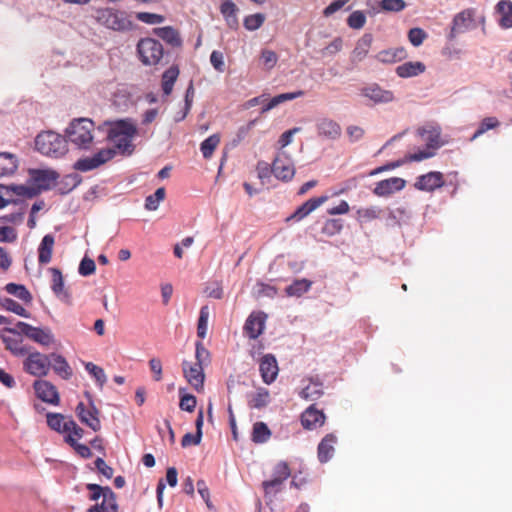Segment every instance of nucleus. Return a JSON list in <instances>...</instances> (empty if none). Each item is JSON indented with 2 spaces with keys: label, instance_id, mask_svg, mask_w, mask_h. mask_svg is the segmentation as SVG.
Segmentation results:
<instances>
[{
  "label": "nucleus",
  "instance_id": "f257e3e1",
  "mask_svg": "<svg viewBox=\"0 0 512 512\" xmlns=\"http://www.w3.org/2000/svg\"><path fill=\"white\" fill-rule=\"evenodd\" d=\"M137 134V127L130 119L119 120L110 124L107 139L121 155H131L134 151L132 143Z\"/></svg>",
  "mask_w": 512,
  "mask_h": 512
},
{
  "label": "nucleus",
  "instance_id": "f03ea898",
  "mask_svg": "<svg viewBox=\"0 0 512 512\" xmlns=\"http://www.w3.org/2000/svg\"><path fill=\"white\" fill-rule=\"evenodd\" d=\"M35 148L45 156L60 158L68 151V141L66 136L54 131H44L36 136Z\"/></svg>",
  "mask_w": 512,
  "mask_h": 512
},
{
  "label": "nucleus",
  "instance_id": "7ed1b4c3",
  "mask_svg": "<svg viewBox=\"0 0 512 512\" xmlns=\"http://www.w3.org/2000/svg\"><path fill=\"white\" fill-rule=\"evenodd\" d=\"M98 22L108 29L121 33L131 32L137 27L131 14L114 8L98 9Z\"/></svg>",
  "mask_w": 512,
  "mask_h": 512
},
{
  "label": "nucleus",
  "instance_id": "20e7f679",
  "mask_svg": "<svg viewBox=\"0 0 512 512\" xmlns=\"http://www.w3.org/2000/svg\"><path fill=\"white\" fill-rule=\"evenodd\" d=\"M94 122L89 118H79L71 121L65 130L68 142L79 149H87L93 140Z\"/></svg>",
  "mask_w": 512,
  "mask_h": 512
},
{
  "label": "nucleus",
  "instance_id": "39448f33",
  "mask_svg": "<svg viewBox=\"0 0 512 512\" xmlns=\"http://www.w3.org/2000/svg\"><path fill=\"white\" fill-rule=\"evenodd\" d=\"M419 136L422 138V141L426 142L427 148L425 150H420L416 153H412L406 156V160L409 162L413 161H422L428 158H431L435 154V150L441 147L442 143L440 142V128L437 126H426L419 128L417 130Z\"/></svg>",
  "mask_w": 512,
  "mask_h": 512
},
{
  "label": "nucleus",
  "instance_id": "423d86ee",
  "mask_svg": "<svg viewBox=\"0 0 512 512\" xmlns=\"http://www.w3.org/2000/svg\"><path fill=\"white\" fill-rule=\"evenodd\" d=\"M137 55L145 66H155L160 63L164 55L163 45L151 37L141 38L136 46Z\"/></svg>",
  "mask_w": 512,
  "mask_h": 512
},
{
  "label": "nucleus",
  "instance_id": "0eeeda50",
  "mask_svg": "<svg viewBox=\"0 0 512 512\" xmlns=\"http://www.w3.org/2000/svg\"><path fill=\"white\" fill-rule=\"evenodd\" d=\"M46 420L48 427L51 430L63 434L64 438L69 434L76 435L78 438L83 437V429L77 425L71 416L48 412L46 414Z\"/></svg>",
  "mask_w": 512,
  "mask_h": 512
},
{
  "label": "nucleus",
  "instance_id": "6e6552de",
  "mask_svg": "<svg viewBox=\"0 0 512 512\" xmlns=\"http://www.w3.org/2000/svg\"><path fill=\"white\" fill-rule=\"evenodd\" d=\"M6 331L16 336L25 335L43 346H48L53 342V335L49 329L44 330L22 321H18L13 328H6Z\"/></svg>",
  "mask_w": 512,
  "mask_h": 512
},
{
  "label": "nucleus",
  "instance_id": "1a4fd4ad",
  "mask_svg": "<svg viewBox=\"0 0 512 512\" xmlns=\"http://www.w3.org/2000/svg\"><path fill=\"white\" fill-rule=\"evenodd\" d=\"M23 366L24 370L37 377L45 376L48 374L50 368L49 356L41 354L40 352H30L27 354Z\"/></svg>",
  "mask_w": 512,
  "mask_h": 512
},
{
  "label": "nucleus",
  "instance_id": "9d476101",
  "mask_svg": "<svg viewBox=\"0 0 512 512\" xmlns=\"http://www.w3.org/2000/svg\"><path fill=\"white\" fill-rule=\"evenodd\" d=\"M272 172L274 176L288 182L295 175V167L290 157L285 152H279L272 163Z\"/></svg>",
  "mask_w": 512,
  "mask_h": 512
},
{
  "label": "nucleus",
  "instance_id": "9b49d317",
  "mask_svg": "<svg viewBox=\"0 0 512 512\" xmlns=\"http://www.w3.org/2000/svg\"><path fill=\"white\" fill-rule=\"evenodd\" d=\"M475 27V10L465 9L454 16L449 38L453 39L457 34L464 33Z\"/></svg>",
  "mask_w": 512,
  "mask_h": 512
},
{
  "label": "nucleus",
  "instance_id": "f8f14e48",
  "mask_svg": "<svg viewBox=\"0 0 512 512\" xmlns=\"http://www.w3.org/2000/svg\"><path fill=\"white\" fill-rule=\"evenodd\" d=\"M30 181L41 191H47L52 188L59 174L51 169H30L29 170Z\"/></svg>",
  "mask_w": 512,
  "mask_h": 512
},
{
  "label": "nucleus",
  "instance_id": "ddd939ff",
  "mask_svg": "<svg viewBox=\"0 0 512 512\" xmlns=\"http://www.w3.org/2000/svg\"><path fill=\"white\" fill-rule=\"evenodd\" d=\"M266 318L264 312H252L245 321L244 334L250 339H257L264 331Z\"/></svg>",
  "mask_w": 512,
  "mask_h": 512
},
{
  "label": "nucleus",
  "instance_id": "4468645a",
  "mask_svg": "<svg viewBox=\"0 0 512 512\" xmlns=\"http://www.w3.org/2000/svg\"><path fill=\"white\" fill-rule=\"evenodd\" d=\"M182 368L184 377L188 383L197 391L203 389L205 379L203 365L184 361L182 363Z\"/></svg>",
  "mask_w": 512,
  "mask_h": 512
},
{
  "label": "nucleus",
  "instance_id": "2eb2a0df",
  "mask_svg": "<svg viewBox=\"0 0 512 512\" xmlns=\"http://www.w3.org/2000/svg\"><path fill=\"white\" fill-rule=\"evenodd\" d=\"M326 416L322 410L316 408L315 404L310 405L301 414V424L307 430H314L324 425Z\"/></svg>",
  "mask_w": 512,
  "mask_h": 512
},
{
  "label": "nucleus",
  "instance_id": "dca6fc26",
  "mask_svg": "<svg viewBox=\"0 0 512 512\" xmlns=\"http://www.w3.org/2000/svg\"><path fill=\"white\" fill-rule=\"evenodd\" d=\"M35 393L42 401L58 405L60 398L56 387L46 380H36L33 384Z\"/></svg>",
  "mask_w": 512,
  "mask_h": 512
},
{
  "label": "nucleus",
  "instance_id": "f3484780",
  "mask_svg": "<svg viewBox=\"0 0 512 512\" xmlns=\"http://www.w3.org/2000/svg\"><path fill=\"white\" fill-rule=\"evenodd\" d=\"M259 370L264 383L268 385L273 383L276 380L279 372L278 363L275 356L272 354L264 355L260 360Z\"/></svg>",
  "mask_w": 512,
  "mask_h": 512
},
{
  "label": "nucleus",
  "instance_id": "a211bd4d",
  "mask_svg": "<svg viewBox=\"0 0 512 512\" xmlns=\"http://www.w3.org/2000/svg\"><path fill=\"white\" fill-rule=\"evenodd\" d=\"M406 181L400 177H391L376 183L373 193L379 197H386L394 192L404 189Z\"/></svg>",
  "mask_w": 512,
  "mask_h": 512
},
{
  "label": "nucleus",
  "instance_id": "6ab92c4d",
  "mask_svg": "<svg viewBox=\"0 0 512 512\" xmlns=\"http://www.w3.org/2000/svg\"><path fill=\"white\" fill-rule=\"evenodd\" d=\"M444 185V178L441 172L433 171L424 175H420L414 187L420 191L431 192Z\"/></svg>",
  "mask_w": 512,
  "mask_h": 512
},
{
  "label": "nucleus",
  "instance_id": "aec40b11",
  "mask_svg": "<svg viewBox=\"0 0 512 512\" xmlns=\"http://www.w3.org/2000/svg\"><path fill=\"white\" fill-rule=\"evenodd\" d=\"M153 34L172 48H181L183 46V40L179 30L172 26L154 28Z\"/></svg>",
  "mask_w": 512,
  "mask_h": 512
},
{
  "label": "nucleus",
  "instance_id": "412c9836",
  "mask_svg": "<svg viewBox=\"0 0 512 512\" xmlns=\"http://www.w3.org/2000/svg\"><path fill=\"white\" fill-rule=\"evenodd\" d=\"M85 395L90 408H87L83 402H79L75 409L76 415L82 423L96 430V426L93 424V421L96 420V407L94 406L91 394L86 392Z\"/></svg>",
  "mask_w": 512,
  "mask_h": 512
},
{
  "label": "nucleus",
  "instance_id": "4be33fe9",
  "mask_svg": "<svg viewBox=\"0 0 512 512\" xmlns=\"http://www.w3.org/2000/svg\"><path fill=\"white\" fill-rule=\"evenodd\" d=\"M328 199H329V197L326 195L310 198L309 200L304 202L301 206H299L287 220L295 219L296 221H300V220L304 219L310 213H312L314 210H316L318 207H320L322 204H324Z\"/></svg>",
  "mask_w": 512,
  "mask_h": 512
},
{
  "label": "nucleus",
  "instance_id": "5701e85b",
  "mask_svg": "<svg viewBox=\"0 0 512 512\" xmlns=\"http://www.w3.org/2000/svg\"><path fill=\"white\" fill-rule=\"evenodd\" d=\"M361 93L363 96L369 98L374 103H388L394 99V94L392 91L382 89L377 84H372L363 88Z\"/></svg>",
  "mask_w": 512,
  "mask_h": 512
},
{
  "label": "nucleus",
  "instance_id": "b1692460",
  "mask_svg": "<svg viewBox=\"0 0 512 512\" xmlns=\"http://www.w3.org/2000/svg\"><path fill=\"white\" fill-rule=\"evenodd\" d=\"M317 134L327 139H338L341 135L340 125L329 118H322L316 124Z\"/></svg>",
  "mask_w": 512,
  "mask_h": 512
},
{
  "label": "nucleus",
  "instance_id": "393cba45",
  "mask_svg": "<svg viewBox=\"0 0 512 512\" xmlns=\"http://www.w3.org/2000/svg\"><path fill=\"white\" fill-rule=\"evenodd\" d=\"M102 498L101 504H98V512H117L118 504L116 495L110 487L98 485V499Z\"/></svg>",
  "mask_w": 512,
  "mask_h": 512
},
{
  "label": "nucleus",
  "instance_id": "a878e982",
  "mask_svg": "<svg viewBox=\"0 0 512 512\" xmlns=\"http://www.w3.org/2000/svg\"><path fill=\"white\" fill-rule=\"evenodd\" d=\"M337 442V437L333 433L327 434L318 445V459L321 463L328 462L334 455V445Z\"/></svg>",
  "mask_w": 512,
  "mask_h": 512
},
{
  "label": "nucleus",
  "instance_id": "bb28decb",
  "mask_svg": "<svg viewBox=\"0 0 512 512\" xmlns=\"http://www.w3.org/2000/svg\"><path fill=\"white\" fill-rule=\"evenodd\" d=\"M407 57V52L403 47L389 48L382 50L375 55V59L383 64H393Z\"/></svg>",
  "mask_w": 512,
  "mask_h": 512
},
{
  "label": "nucleus",
  "instance_id": "cd10ccee",
  "mask_svg": "<svg viewBox=\"0 0 512 512\" xmlns=\"http://www.w3.org/2000/svg\"><path fill=\"white\" fill-rule=\"evenodd\" d=\"M49 361L50 366H52L55 373L58 374L61 378L67 380L72 376V369L62 355L51 353L49 355Z\"/></svg>",
  "mask_w": 512,
  "mask_h": 512
},
{
  "label": "nucleus",
  "instance_id": "c85d7f7f",
  "mask_svg": "<svg viewBox=\"0 0 512 512\" xmlns=\"http://www.w3.org/2000/svg\"><path fill=\"white\" fill-rule=\"evenodd\" d=\"M426 67L420 61L405 62L396 68V74L401 78L415 77L422 74Z\"/></svg>",
  "mask_w": 512,
  "mask_h": 512
},
{
  "label": "nucleus",
  "instance_id": "c756f323",
  "mask_svg": "<svg viewBox=\"0 0 512 512\" xmlns=\"http://www.w3.org/2000/svg\"><path fill=\"white\" fill-rule=\"evenodd\" d=\"M324 394L323 383L321 381L310 379L309 384L306 385L300 392V397L307 401H316Z\"/></svg>",
  "mask_w": 512,
  "mask_h": 512
},
{
  "label": "nucleus",
  "instance_id": "7c9ffc66",
  "mask_svg": "<svg viewBox=\"0 0 512 512\" xmlns=\"http://www.w3.org/2000/svg\"><path fill=\"white\" fill-rule=\"evenodd\" d=\"M54 242V237L51 234H46L42 238L38 248V261L40 264H48L51 261Z\"/></svg>",
  "mask_w": 512,
  "mask_h": 512
},
{
  "label": "nucleus",
  "instance_id": "2f4dec72",
  "mask_svg": "<svg viewBox=\"0 0 512 512\" xmlns=\"http://www.w3.org/2000/svg\"><path fill=\"white\" fill-rule=\"evenodd\" d=\"M49 271L52 274V291L61 300H67L69 298V294L64 289V280L61 271L55 267L50 268Z\"/></svg>",
  "mask_w": 512,
  "mask_h": 512
},
{
  "label": "nucleus",
  "instance_id": "473e14b6",
  "mask_svg": "<svg viewBox=\"0 0 512 512\" xmlns=\"http://www.w3.org/2000/svg\"><path fill=\"white\" fill-rule=\"evenodd\" d=\"M496 11L499 14V24L503 28L512 27V2L510 0H501L497 6Z\"/></svg>",
  "mask_w": 512,
  "mask_h": 512
},
{
  "label": "nucleus",
  "instance_id": "72a5a7b5",
  "mask_svg": "<svg viewBox=\"0 0 512 512\" xmlns=\"http://www.w3.org/2000/svg\"><path fill=\"white\" fill-rule=\"evenodd\" d=\"M17 167L18 161L15 155L7 152L0 153V177L14 174Z\"/></svg>",
  "mask_w": 512,
  "mask_h": 512
},
{
  "label": "nucleus",
  "instance_id": "f704fd0d",
  "mask_svg": "<svg viewBox=\"0 0 512 512\" xmlns=\"http://www.w3.org/2000/svg\"><path fill=\"white\" fill-rule=\"evenodd\" d=\"M179 73H180V71H179L178 66L172 65L166 71H164V73L162 74L161 85H162V90L165 95L171 94V92L173 90L174 83L176 82V80L179 76Z\"/></svg>",
  "mask_w": 512,
  "mask_h": 512
},
{
  "label": "nucleus",
  "instance_id": "c9c22d12",
  "mask_svg": "<svg viewBox=\"0 0 512 512\" xmlns=\"http://www.w3.org/2000/svg\"><path fill=\"white\" fill-rule=\"evenodd\" d=\"M270 402V393L266 388L260 387L248 398V406L250 408L262 409Z\"/></svg>",
  "mask_w": 512,
  "mask_h": 512
},
{
  "label": "nucleus",
  "instance_id": "e433bc0d",
  "mask_svg": "<svg viewBox=\"0 0 512 512\" xmlns=\"http://www.w3.org/2000/svg\"><path fill=\"white\" fill-rule=\"evenodd\" d=\"M271 430L266 423L258 421L253 424L251 440L256 444L266 443L271 438Z\"/></svg>",
  "mask_w": 512,
  "mask_h": 512
},
{
  "label": "nucleus",
  "instance_id": "4c0bfd02",
  "mask_svg": "<svg viewBox=\"0 0 512 512\" xmlns=\"http://www.w3.org/2000/svg\"><path fill=\"white\" fill-rule=\"evenodd\" d=\"M312 286V281L308 279H297L285 288V293L289 297H300L308 292Z\"/></svg>",
  "mask_w": 512,
  "mask_h": 512
},
{
  "label": "nucleus",
  "instance_id": "58836bf2",
  "mask_svg": "<svg viewBox=\"0 0 512 512\" xmlns=\"http://www.w3.org/2000/svg\"><path fill=\"white\" fill-rule=\"evenodd\" d=\"M220 11L223 14L227 25L231 29H237L238 28V19H237V7L236 5L231 1H226L221 4Z\"/></svg>",
  "mask_w": 512,
  "mask_h": 512
},
{
  "label": "nucleus",
  "instance_id": "ea45409f",
  "mask_svg": "<svg viewBox=\"0 0 512 512\" xmlns=\"http://www.w3.org/2000/svg\"><path fill=\"white\" fill-rule=\"evenodd\" d=\"M372 36L370 34L363 35L357 42L356 47L353 50V58L357 61L363 60L371 47Z\"/></svg>",
  "mask_w": 512,
  "mask_h": 512
},
{
  "label": "nucleus",
  "instance_id": "a19ab883",
  "mask_svg": "<svg viewBox=\"0 0 512 512\" xmlns=\"http://www.w3.org/2000/svg\"><path fill=\"white\" fill-rule=\"evenodd\" d=\"M382 210L378 206L362 207L356 210V220L360 223H367L378 219Z\"/></svg>",
  "mask_w": 512,
  "mask_h": 512
},
{
  "label": "nucleus",
  "instance_id": "79ce46f5",
  "mask_svg": "<svg viewBox=\"0 0 512 512\" xmlns=\"http://www.w3.org/2000/svg\"><path fill=\"white\" fill-rule=\"evenodd\" d=\"M4 342L6 348L15 356H25L30 351V347L23 344L21 336H17V338L6 337Z\"/></svg>",
  "mask_w": 512,
  "mask_h": 512
},
{
  "label": "nucleus",
  "instance_id": "37998d69",
  "mask_svg": "<svg viewBox=\"0 0 512 512\" xmlns=\"http://www.w3.org/2000/svg\"><path fill=\"white\" fill-rule=\"evenodd\" d=\"M5 290L7 293L17 297L24 303H31L33 299L29 290L22 284L8 283L5 286Z\"/></svg>",
  "mask_w": 512,
  "mask_h": 512
},
{
  "label": "nucleus",
  "instance_id": "c03bdc74",
  "mask_svg": "<svg viewBox=\"0 0 512 512\" xmlns=\"http://www.w3.org/2000/svg\"><path fill=\"white\" fill-rule=\"evenodd\" d=\"M220 143L219 134H213L206 138L200 145V150L205 159H209Z\"/></svg>",
  "mask_w": 512,
  "mask_h": 512
},
{
  "label": "nucleus",
  "instance_id": "a18cd8bd",
  "mask_svg": "<svg viewBox=\"0 0 512 512\" xmlns=\"http://www.w3.org/2000/svg\"><path fill=\"white\" fill-rule=\"evenodd\" d=\"M78 438L76 435H67L65 437V443H67L69 446H71L78 455H80L82 458H89L91 457L92 453L90 448L85 444H79Z\"/></svg>",
  "mask_w": 512,
  "mask_h": 512
},
{
  "label": "nucleus",
  "instance_id": "49530a36",
  "mask_svg": "<svg viewBox=\"0 0 512 512\" xmlns=\"http://www.w3.org/2000/svg\"><path fill=\"white\" fill-rule=\"evenodd\" d=\"M1 306L4 309L11 311L21 317H24V318L30 317V313L22 305H20L18 302H16L15 300H13L11 298H3L1 300Z\"/></svg>",
  "mask_w": 512,
  "mask_h": 512
},
{
  "label": "nucleus",
  "instance_id": "de8ad7c7",
  "mask_svg": "<svg viewBox=\"0 0 512 512\" xmlns=\"http://www.w3.org/2000/svg\"><path fill=\"white\" fill-rule=\"evenodd\" d=\"M209 314L208 306L201 307L197 323V336L201 339H204L207 334Z\"/></svg>",
  "mask_w": 512,
  "mask_h": 512
},
{
  "label": "nucleus",
  "instance_id": "09e8293b",
  "mask_svg": "<svg viewBox=\"0 0 512 512\" xmlns=\"http://www.w3.org/2000/svg\"><path fill=\"white\" fill-rule=\"evenodd\" d=\"M165 188H158L154 194L146 197L145 200V208L150 211H154L158 208L160 202H162L165 198Z\"/></svg>",
  "mask_w": 512,
  "mask_h": 512
},
{
  "label": "nucleus",
  "instance_id": "8fccbe9b",
  "mask_svg": "<svg viewBox=\"0 0 512 512\" xmlns=\"http://www.w3.org/2000/svg\"><path fill=\"white\" fill-rule=\"evenodd\" d=\"M135 17L137 20L147 25L161 24L166 19L164 15L151 12H137Z\"/></svg>",
  "mask_w": 512,
  "mask_h": 512
},
{
  "label": "nucleus",
  "instance_id": "3c124183",
  "mask_svg": "<svg viewBox=\"0 0 512 512\" xmlns=\"http://www.w3.org/2000/svg\"><path fill=\"white\" fill-rule=\"evenodd\" d=\"M500 125V122L496 117H486L484 118L475 133L473 134L471 140H475L485 132H487L490 129L497 128Z\"/></svg>",
  "mask_w": 512,
  "mask_h": 512
},
{
  "label": "nucleus",
  "instance_id": "603ef678",
  "mask_svg": "<svg viewBox=\"0 0 512 512\" xmlns=\"http://www.w3.org/2000/svg\"><path fill=\"white\" fill-rule=\"evenodd\" d=\"M265 21V15L262 13L251 14L245 17L244 27L249 31H254L260 28Z\"/></svg>",
  "mask_w": 512,
  "mask_h": 512
},
{
  "label": "nucleus",
  "instance_id": "864d4df0",
  "mask_svg": "<svg viewBox=\"0 0 512 512\" xmlns=\"http://www.w3.org/2000/svg\"><path fill=\"white\" fill-rule=\"evenodd\" d=\"M74 169L81 172L91 171L96 168V153L90 157L81 158L77 160L74 165Z\"/></svg>",
  "mask_w": 512,
  "mask_h": 512
},
{
  "label": "nucleus",
  "instance_id": "5fc2aeb1",
  "mask_svg": "<svg viewBox=\"0 0 512 512\" xmlns=\"http://www.w3.org/2000/svg\"><path fill=\"white\" fill-rule=\"evenodd\" d=\"M365 23L366 16L359 10L352 12L347 19V24L352 29H361L364 27Z\"/></svg>",
  "mask_w": 512,
  "mask_h": 512
},
{
  "label": "nucleus",
  "instance_id": "6e6d98bb",
  "mask_svg": "<svg viewBox=\"0 0 512 512\" xmlns=\"http://www.w3.org/2000/svg\"><path fill=\"white\" fill-rule=\"evenodd\" d=\"M380 7L387 12H400L405 9L406 2L404 0H381Z\"/></svg>",
  "mask_w": 512,
  "mask_h": 512
},
{
  "label": "nucleus",
  "instance_id": "4d7b16f0",
  "mask_svg": "<svg viewBox=\"0 0 512 512\" xmlns=\"http://www.w3.org/2000/svg\"><path fill=\"white\" fill-rule=\"evenodd\" d=\"M343 228V223L340 219H328L322 228L325 235L333 236L338 234Z\"/></svg>",
  "mask_w": 512,
  "mask_h": 512
},
{
  "label": "nucleus",
  "instance_id": "13d9d810",
  "mask_svg": "<svg viewBox=\"0 0 512 512\" xmlns=\"http://www.w3.org/2000/svg\"><path fill=\"white\" fill-rule=\"evenodd\" d=\"M260 59L262 61L263 66L270 70L272 69L278 62V55L269 49H263L261 51Z\"/></svg>",
  "mask_w": 512,
  "mask_h": 512
},
{
  "label": "nucleus",
  "instance_id": "bf43d9fd",
  "mask_svg": "<svg viewBox=\"0 0 512 512\" xmlns=\"http://www.w3.org/2000/svg\"><path fill=\"white\" fill-rule=\"evenodd\" d=\"M291 475L290 468L286 462H279L273 468L272 478H277L278 480L285 481Z\"/></svg>",
  "mask_w": 512,
  "mask_h": 512
},
{
  "label": "nucleus",
  "instance_id": "052dcab7",
  "mask_svg": "<svg viewBox=\"0 0 512 512\" xmlns=\"http://www.w3.org/2000/svg\"><path fill=\"white\" fill-rule=\"evenodd\" d=\"M79 176L77 174L67 175L60 183L59 190L62 194H66L79 184Z\"/></svg>",
  "mask_w": 512,
  "mask_h": 512
},
{
  "label": "nucleus",
  "instance_id": "680f3d73",
  "mask_svg": "<svg viewBox=\"0 0 512 512\" xmlns=\"http://www.w3.org/2000/svg\"><path fill=\"white\" fill-rule=\"evenodd\" d=\"M426 38H427V34L421 28H418V27L412 28L408 32V39H409L410 43L415 47L420 46Z\"/></svg>",
  "mask_w": 512,
  "mask_h": 512
},
{
  "label": "nucleus",
  "instance_id": "e2e57ef3",
  "mask_svg": "<svg viewBox=\"0 0 512 512\" xmlns=\"http://www.w3.org/2000/svg\"><path fill=\"white\" fill-rule=\"evenodd\" d=\"M283 481L278 480L277 478H272L270 480H266L262 483V487L265 491L266 495H275L281 490Z\"/></svg>",
  "mask_w": 512,
  "mask_h": 512
},
{
  "label": "nucleus",
  "instance_id": "0e129e2a",
  "mask_svg": "<svg viewBox=\"0 0 512 512\" xmlns=\"http://www.w3.org/2000/svg\"><path fill=\"white\" fill-rule=\"evenodd\" d=\"M17 239V232L11 226L0 227V242L12 243Z\"/></svg>",
  "mask_w": 512,
  "mask_h": 512
},
{
  "label": "nucleus",
  "instance_id": "69168bd1",
  "mask_svg": "<svg viewBox=\"0 0 512 512\" xmlns=\"http://www.w3.org/2000/svg\"><path fill=\"white\" fill-rule=\"evenodd\" d=\"M210 353L209 351L204 347L203 343L201 341L196 343V351H195V358L196 362L201 365L209 362Z\"/></svg>",
  "mask_w": 512,
  "mask_h": 512
},
{
  "label": "nucleus",
  "instance_id": "338daca9",
  "mask_svg": "<svg viewBox=\"0 0 512 512\" xmlns=\"http://www.w3.org/2000/svg\"><path fill=\"white\" fill-rule=\"evenodd\" d=\"M95 269H96L95 262L88 257H84L82 259V261L80 262L78 272L82 276H88V275L92 274L95 271Z\"/></svg>",
  "mask_w": 512,
  "mask_h": 512
},
{
  "label": "nucleus",
  "instance_id": "774afa93",
  "mask_svg": "<svg viewBox=\"0 0 512 512\" xmlns=\"http://www.w3.org/2000/svg\"><path fill=\"white\" fill-rule=\"evenodd\" d=\"M196 397L192 394H185L181 397L179 406L182 410L187 412L194 411L196 407Z\"/></svg>",
  "mask_w": 512,
  "mask_h": 512
}]
</instances>
